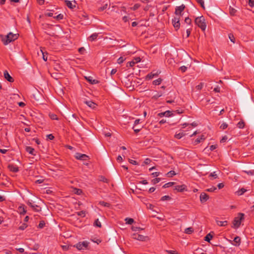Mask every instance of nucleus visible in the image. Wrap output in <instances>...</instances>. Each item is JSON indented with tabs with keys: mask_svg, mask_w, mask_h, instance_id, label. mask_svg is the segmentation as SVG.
Wrapping results in <instances>:
<instances>
[{
	"mask_svg": "<svg viewBox=\"0 0 254 254\" xmlns=\"http://www.w3.org/2000/svg\"><path fill=\"white\" fill-rule=\"evenodd\" d=\"M18 35V34H13L12 32H9L6 36H1V41L4 45H7L10 42L16 40Z\"/></svg>",
	"mask_w": 254,
	"mask_h": 254,
	"instance_id": "nucleus-1",
	"label": "nucleus"
},
{
	"mask_svg": "<svg viewBox=\"0 0 254 254\" xmlns=\"http://www.w3.org/2000/svg\"><path fill=\"white\" fill-rule=\"evenodd\" d=\"M244 213H239L238 216L234 218L232 227L235 229L238 228L241 224L242 221L244 219Z\"/></svg>",
	"mask_w": 254,
	"mask_h": 254,
	"instance_id": "nucleus-2",
	"label": "nucleus"
},
{
	"mask_svg": "<svg viewBox=\"0 0 254 254\" xmlns=\"http://www.w3.org/2000/svg\"><path fill=\"white\" fill-rule=\"evenodd\" d=\"M194 22L202 31H204L206 28V24L205 22V18L203 16L196 17Z\"/></svg>",
	"mask_w": 254,
	"mask_h": 254,
	"instance_id": "nucleus-3",
	"label": "nucleus"
},
{
	"mask_svg": "<svg viewBox=\"0 0 254 254\" xmlns=\"http://www.w3.org/2000/svg\"><path fill=\"white\" fill-rule=\"evenodd\" d=\"M27 204L30 206L34 211L36 212H40L41 211V207L37 204H36V201L31 200V201L28 200L26 202Z\"/></svg>",
	"mask_w": 254,
	"mask_h": 254,
	"instance_id": "nucleus-4",
	"label": "nucleus"
},
{
	"mask_svg": "<svg viewBox=\"0 0 254 254\" xmlns=\"http://www.w3.org/2000/svg\"><path fill=\"white\" fill-rule=\"evenodd\" d=\"M186 6L184 4H182L181 5L179 6H177L175 8V14H176V17H179L183 15V11L184 10Z\"/></svg>",
	"mask_w": 254,
	"mask_h": 254,
	"instance_id": "nucleus-5",
	"label": "nucleus"
},
{
	"mask_svg": "<svg viewBox=\"0 0 254 254\" xmlns=\"http://www.w3.org/2000/svg\"><path fill=\"white\" fill-rule=\"evenodd\" d=\"M74 156L76 159L82 161L87 160L89 159V157L88 155L78 152L76 153Z\"/></svg>",
	"mask_w": 254,
	"mask_h": 254,
	"instance_id": "nucleus-6",
	"label": "nucleus"
},
{
	"mask_svg": "<svg viewBox=\"0 0 254 254\" xmlns=\"http://www.w3.org/2000/svg\"><path fill=\"white\" fill-rule=\"evenodd\" d=\"M88 244L87 242L83 241L78 243L75 246H74V247H76L78 250H81L86 248L88 247Z\"/></svg>",
	"mask_w": 254,
	"mask_h": 254,
	"instance_id": "nucleus-7",
	"label": "nucleus"
},
{
	"mask_svg": "<svg viewBox=\"0 0 254 254\" xmlns=\"http://www.w3.org/2000/svg\"><path fill=\"white\" fill-rule=\"evenodd\" d=\"M132 238L140 241H145L146 239H148L147 237L139 234L138 233H134L132 236Z\"/></svg>",
	"mask_w": 254,
	"mask_h": 254,
	"instance_id": "nucleus-8",
	"label": "nucleus"
},
{
	"mask_svg": "<svg viewBox=\"0 0 254 254\" xmlns=\"http://www.w3.org/2000/svg\"><path fill=\"white\" fill-rule=\"evenodd\" d=\"M180 18L179 17H175L174 18L172 19L173 26L177 31L180 27Z\"/></svg>",
	"mask_w": 254,
	"mask_h": 254,
	"instance_id": "nucleus-9",
	"label": "nucleus"
},
{
	"mask_svg": "<svg viewBox=\"0 0 254 254\" xmlns=\"http://www.w3.org/2000/svg\"><path fill=\"white\" fill-rule=\"evenodd\" d=\"M200 200L202 203L205 202L209 198V196L204 192H202L200 195Z\"/></svg>",
	"mask_w": 254,
	"mask_h": 254,
	"instance_id": "nucleus-10",
	"label": "nucleus"
},
{
	"mask_svg": "<svg viewBox=\"0 0 254 254\" xmlns=\"http://www.w3.org/2000/svg\"><path fill=\"white\" fill-rule=\"evenodd\" d=\"M160 73V71H157L155 72H152L149 74H148L146 76V80H150L152 79L154 77L157 76Z\"/></svg>",
	"mask_w": 254,
	"mask_h": 254,
	"instance_id": "nucleus-11",
	"label": "nucleus"
},
{
	"mask_svg": "<svg viewBox=\"0 0 254 254\" xmlns=\"http://www.w3.org/2000/svg\"><path fill=\"white\" fill-rule=\"evenodd\" d=\"M174 190H187V187L185 185H177L174 187Z\"/></svg>",
	"mask_w": 254,
	"mask_h": 254,
	"instance_id": "nucleus-12",
	"label": "nucleus"
},
{
	"mask_svg": "<svg viewBox=\"0 0 254 254\" xmlns=\"http://www.w3.org/2000/svg\"><path fill=\"white\" fill-rule=\"evenodd\" d=\"M173 115V113L170 111H166L164 112H161L158 114V116L160 117H163L164 116L165 117H171Z\"/></svg>",
	"mask_w": 254,
	"mask_h": 254,
	"instance_id": "nucleus-13",
	"label": "nucleus"
},
{
	"mask_svg": "<svg viewBox=\"0 0 254 254\" xmlns=\"http://www.w3.org/2000/svg\"><path fill=\"white\" fill-rule=\"evenodd\" d=\"M4 77L9 82H13L14 79L10 75L7 70L4 71Z\"/></svg>",
	"mask_w": 254,
	"mask_h": 254,
	"instance_id": "nucleus-14",
	"label": "nucleus"
},
{
	"mask_svg": "<svg viewBox=\"0 0 254 254\" xmlns=\"http://www.w3.org/2000/svg\"><path fill=\"white\" fill-rule=\"evenodd\" d=\"M8 169L12 172L16 173L19 171L18 167L15 165L13 164H9L8 166Z\"/></svg>",
	"mask_w": 254,
	"mask_h": 254,
	"instance_id": "nucleus-15",
	"label": "nucleus"
},
{
	"mask_svg": "<svg viewBox=\"0 0 254 254\" xmlns=\"http://www.w3.org/2000/svg\"><path fill=\"white\" fill-rule=\"evenodd\" d=\"M65 5L69 8L73 9L75 7L76 2L74 1L73 2L69 0H65Z\"/></svg>",
	"mask_w": 254,
	"mask_h": 254,
	"instance_id": "nucleus-16",
	"label": "nucleus"
},
{
	"mask_svg": "<svg viewBox=\"0 0 254 254\" xmlns=\"http://www.w3.org/2000/svg\"><path fill=\"white\" fill-rule=\"evenodd\" d=\"M85 104H86L88 107H90L92 109H94L96 108L97 105L96 103L93 102L92 101H86L84 102Z\"/></svg>",
	"mask_w": 254,
	"mask_h": 254,
	"instance_id": "nucleus-17",
	"label": "nucleus"
},
{
	"mask_svg": "<svg viewBox=\"0 0 254 254\" xmlns=\"http://www.w3.org/2000/svg\"><path fill=\"white\" fill-rule=\"evenodd\" d=\"M18 211L20 215H24L26 213V210L24 208V205L23 204L19 206L18 208Z\"/></svg>",
	"mask_w": 254,
	"mask_h": 254,
	"instance_id": "nucleus-18",
	"label": "nucleus"
},
{
	"mask_svg": "<svg viewBox=\"0 0 254 254\" xmlns=\"http://www.w3.org/2000/svg\"><path fill=\"white\" fill-rule=\"evenodd\" d=\"M85 78L87 81L92 84H95L99 83V81L97 80L92 79V77L91 76L85 77Z\"/></svg>",
	"mask_w": 254,
	"mask_h": 254,
	"instance_id": "nucleus-19",
	"label": "nucleus"
},
{
	"mask_svg": "<svg viewBox=\"0 0 254 254\" xmlns=\"http://www.w3.org/2000/svg\"><path fill=\"white\" fill-rule=\"evenodd\" d=\"M25 150L26 152H28L29 154L32 155H35L36 154L34 153L35 150L33 148L30 146H26L25 148Z\"/></svg>",
	"mask_w": 254,
	"mask_h": 254,
	"instance_id": "nucleus-20",
	"label": "nucleus"
},
{
	"mask_svg": "<svg viewBox=\"0 0 254 254\" xmlns=\"http://www.w3.org/2000/svg\"><path fill=\"white\" fill-rule=\"evenodd\" d=\"M216 222L217 224L219 226H225L228 225L227 221H219L217 219H216Z\"/></svg>",
	"mask_w": 254,
	"mask_h": 254,
	"instance_id": "nucleus-21",
	"label": "nucleus"
},
{
	"mask_svg": "<svg viewBox=\"0 0 254 254\" xmlns=\"http://www.w3.org/2000/svg\"><path fill=\"white\" fill-rule=\"evenodd\" d=\"M233 241L235 243V244H233L234 245L239 246L241 243V238L239 236H236L234 238Z\"/></svg>",
	"mask_w": 254,
	"mask_h": 254,
	"instance_id": "nucleus-22",
	"label": "nucleus"
},
{
	"mask_svg": "<svg viewBox=\"0 0 254 254\" xmlns=\"http://www.w3.org/2000/svg\"><path fill=\"white\" fill-rule=\"evenodd\" d=\"M209 178L210 179V180H213V179H216L218 178V174L217 173V172L216 171H214L212 173H211L209 176H208Z\"/></svg>",
	"mask_w": 254,
	"mask_h": 254,
	"instance_id": "nucleus-23",
	"label": "nucleus"
},
{
	"mask_svg": "<svg viewBox=\"0 0 254 254\" xmlns=\"http://www.w3.org/2000/svg\"><path fill=\"white\" fill-rule=\"evenodd\" d=\"M98 36V33H93L89 37V38H88L89 40L91 41H93L97 39Z\"/></svg>",
	"mask_w": 254,
	"mask_h": 254,
	"instance_id": "nucleus-24",
	"label": "nucleus"
},
{
	"mask_svg": "<svg viewBox=\"0 0 254 254\" xmlns=\"http://www.w3.org/2000/svg\"><path fill=\"white\" fill-rule=\"evenodd\" d=\"M213 235L211 234V233H209L206 235L204 237V240L208 242H209L212 239Z\"/></svg>",
	"mask_w": 254,
	"mask_h": 254,
	"instance_id": "nucleus-25",
	"label": "nucleus"
},
{
	"mask_svg": "<svg viewBox=\"0 0 254 254\" xmlns=\"http://www.w3.org/2000/svg\"><path fill=\"white\" fill-rule=\"evenodd\" d=\"M176 175V173H175V172L174 171H170L166 174V176L167 177L171 178V177H173L174 176H175Z\"/></svg>",
	"mask_w": 254,
	"mask_h": 254,
	"instance_id": "nucleus-26",
	"label": "nucleus"
},
{
	"mask_svg": "<svg viewBox=\"0 0 254 254\" xmlns=\"http://www.w3.org/2000/svg\"><path fill=\"white\" fill-rule=\"evenodd\" d=\"M186 134L184 132H180L179 133H176L175 135V137L177 139H181L182 137L184 136Z\"/></svg>",
	"mask_w": 254,
	"mask_h": 254,
	"instance_id": "nucleus-27",
	"label": "nucleus"
},
{
	"mask_svg": "<svg viewBox=\"0 0 254 254\" xmlns=\"http://www.w3.org/2000/svg\"><path fill=\"white\" fill-rule=\"evenodd\" d=\"M204 139L205 138L204 137V135H201L200 137H198L195 140L194 143L195 144H198L200 143L201 141L204 140Z\"/></svg>",
	"mask_w": 254,
	"mask_h": 254,
	"instance_id": "nucleus-28",
	"label": "nucleus"
},
{
	"mask_svg": "<svg viewBox=\"0 0 254 254\" xmlns=\"http://www.w3.org/2000/svg\"><path fill=\"white\" fill-rule=\"evenodd\" d=\"M93 225L99 228H101L102 227L101 223L98 219H97L95 220Z\"/></svg>",
	"mask_w": 254,
	"mask_h": 254,
	"instance_id": "nucleus-29",
	"label": "nucleus"
},
{
	"mask_svg": "<svg viewBox=\"0 0 254 254\" xmlns=\"http://www.w3.org/2000/svg\"><path fill=\"white\" fill-rule=\"evenodd\" d=\"M174 184H175L174 182H169V183H166L164 185H163L162 188L163 189L168 188L170 187H172Z\"/></svg>",
	"mask_w": 254,
	"mask_h": 254,
	"instance_id": "nucleus-30",
	"label": "nucleus"
},
{
	"mask_svg": "<svg viewBox=\"0 0 254 254\" xmlns=\"http://www.w3.org/2000/svg\"><path fill=\"white\" fill-rule=\"evenodd\" d=\"M193 232V229L192 227H189L185 229V233L188 234H190Z\"/></svg>",
	"mask_w": 254,
	"mask_h": 254,
	"instance_id": "nucleus-31",
	"label": "nucleus"
},
{
	"mask_svg": "<svg viewBox=\"0 0 254 254\" xmlns=\"http://www.w3.org/2000/svg\"><path fill=\"white\" fill-rule=\"evenodd\" d=\"M237 127L240 128H243L245 127V123L244 121H240L238 124H237Z\"/></svg>",
	"mask_w": 254,
	"mask_h": 254,
	"instance_id": "nucleus-32",
	"label": "nucleus"
},
{
	"mask_svg": "<svg viewBox=\"0 0 254 254\" xmlns=\"http://www.w3.org/2000/svg\"><path fill=\"white\" fill-rule=\"evenodd\" d=\"M125 221L127 224L130 225L132 224L134 222V220L132 218H126L125 219Z\"/></svg>",
	"mask_w": 254,
	"mask_h": 254,
	"instance_id": "nucleus-33",
	"label": "nucleus"
},
{
	"mask_svg": "<svg viewBox=\"0 0 254 254\" xmlns=\"http://www.w3.org/2000/svg\"><path fill=\"white\" fill-rule=\"evenodd\" d=\"M162 81V79L160 78H158L156 80H155L153 81V84L155 85H159Z\"/></svg>",
	"mask_w": 254,
	"mask_h": 254,
	"instance_id": "nucleus-34",
	"label": "nucleus"
},
{
	"mask_svg": "<svg viewBox=\"0 0 254 254\" xmlns=\"http://www.w3.org/2000/svg\"><path fill=\"white\" fill-rule=\"evenodd\" d=\"M236 11H237L236 9H235V8H234L233 7H230L229 12L231 15H234L235 14Z\"/></svg>",
	"mask_w": 254,
	"mask_h": 254,
	"instance_id": "nucleus-35",
	"label": "nucleus"
},
{
	"mask_svg": "<svg viewBox=\"0 0 254 254\" xmlns=\"http://www.w3.org/2000/svg\"><path fill=\"white\" fill-rule=\"evenodd\" d=\"M228 36H229V38L230 40V41L232 42H233V43H234L235 41V37L233 35V34L232 33H230V34H229Z\"/></svg>",
	"mask_w": 254,
	"mask_h": 254,
	"instance_id": "nucleus-36",
	"label": "nucleus"
},
{
	"mask_svg": "<svg viewBox=\"0 0 254 254\" xmlns=\"http://www.w3.org/2000/svg\"><path fill=\"white\" fill-rule=\"evenodd\" d=\"M171 199V197L169 195H165L161 197V201H165V200H170Z\"/></svg>",
	"mask_w": 254,
	"mask_h": 254,
	"instance_id": "nucleus-37",
	"label": "nucleus"
},
{
	"mask_svg": "<svg viewBox=\"0 0 254 254\" xmlns=\"http://www.w3.org/2000/svg\"><path fill=\"white\" fill-rule=\"evenodd\" d=\"M45 225V221L43 220L40 221L39 222V224L38 225V228H43Z\"/></svg>",
	"mask_w": 254,
	"mask_h": 254,
	"instance_id": "nucleus-38",
	"label": "nucleus"
},
{
	"mask_svg": "<svg viewBox=\"0 0 254 254\" xmlns=\"http://www.w3.org/2000/svg\"><path fill=\"white\" fill-rule=\"evenodd\" d=\"M185 22L188 25H191V20L189 17H186L185 19Z\"/></svg>",
	"mask_w": 254,
	"mask_h": 254,
	"instance_id": "nucleus-39",
	"label": "nucleus"
},
{
	"mask_svg": "<svg viewBox=\"0 0 254 254\" xmlns=\"http://www.w3.org/2000/svg\"><path fill=\"white\" fill-rule=\"evenodd\" d=\"M77 214L78 215V216H81L82 217H85V211H83V210H82V211H80L79 212H78L77 213Z\"/></svg>",
	"mask_w": 254,
	"mask_h": 254,
	"instance_id": "nucleus-40",
	"label": "nucleus"
},
{
	"mask_svg": "<svg viewBox=\"0 0 254 254\" xmlns=\"http://www.w3.org/2000/svg\"><path fill=\"white\" fill-rule=\"evenodd\" d=\"M54 18H56L57 20H61L64 18V15L62 14H59L56 16H54Z\"/></svg>",
	"mask_w": 254,
	"mask_h": 254,
	"instance_id": "nucleus-41",
	"label": "nucleus"
},
{
	"mask_svg": "<svg viewBox=\"0 0 254 254\" xmlns=\"http://www.w3.org/2000/svg\"><path fill=\"white\" fill-rule=\"evenodd\" d=\"M99 203V204L103 205L104 206H105V207H109L110 205V203L105 202L104 201H100Z\"/></svg>",
	"mask_w": 254,
	"mask_h": 254,
	"instance_id": "nucleus-42",
	"label": "nucleus"
},
{
	"mask_svg": "<svg viewBox=\"0 0 254 254\" xmlns=\"http://www.w3.org/2000/svg\"><path fill=\"white\" fill-rule=\"evenodd\" d=\"M107 6H108V4H105L104 5H103L102 6L99 7L98 8V10L99 11H102L106 9L107 8Z\"/></svg>",
	"mask_w": 254,
	"mask_h": 254,
	"instance_id": "nucleus-43",
	"label": "nucleus"
},
{
	"mask_svg": "<svg viewBox=\"0 0 254 254\" xmlns=\"http://www.w3.org/2000/svg\"><path fill=\"white\" fill-rule=\"evenodd\" d=\"M135 64L134 61H130L127 63V67H128V66L132 67V66H134Z\"/></svg>",
	"mask_w": 254,
	"mask_h": 254,
	"instance_id": "nucleus-44",
	"label": "nucleus"
},
{
	"mask_svg": "<svg viewBox=\"0 0 254 254\" xmlns=\"http://www.w3.org/2000/svg\"><path fill=\"white\" fill-rule=\"evenodd\" d=\"M228 127V125L225 123H223L221 124V125L220 127V128L222 129H225Z\"/></svg>",
	"mask_w": 254,
	"mask_h": 254,
	"instance_id": "nucleus-45",
	"label": "nucleus"
},
{
	"mask_svg": "<svg viewBox=\"0 0 254 254\" xmlns=\"http://www.w3.org/2000/svg\"><path fill=\"white\" fill-rule=\"evenodd\" d=\"M27 227V225L25 223H23L22 225L19 226V229L21 230H24L25 229H26Z\"/></svg>",
	"mask_w": 254,
	"mask_h": 254,
	"instance_id": "nucleus-46",
	"label": "nucleus"
},
{
	"mask_svg": "<svg viewBox=\"0 0 254 254\" xmlns=\"http://www.w3.org/2000/svg\"><path fill=\"white\" fill-rule=\"evenodd\" d=\"M131 229L132 230V231H140V230H143L142 228H141L138 227H136V226H133L132 227Z\"/></svg>",
	"mask_w": 254,
	"mask_h": 254,
	"instance_id": "nucleus-47",
	"label": "nucleus"
},
{
	"mask_svg": "<svg viewBox=\"0 0 254 254\" xmlns=\"http://www.w3.org/2000/svg\"><path fill=\"white\" fill-rule=\"evenodd\" d=\"M41 52H42L43 54V59L44 61L46 62L47 61V53H44L42 50Z\"/></svg>",
	"mask_w": 254,
	"mask_h": 254,
	"instance_id": "nucleus-48",
	"label": "nucleus"
},
{
	"mask_svg": "<svg viewBox=\"0 0 254 254\" xmlns=\"http://www.w3.org/2000/svg\"><path fill=\"white\" fill-rule=\"evenodd\" d=\"M161 181V179L159 178H155L152 180L153 184H155L159 183Z\"/></svg>",
	"mask_w": 254,
	"mask_h": 254,
	"instance_id": "nucleus-49",
	"label": "nucleus"
},
{
	"mask_svg": "<svg viewBox=\"0 0 254 254\" xmlns=\"http://www.w3.org/2000/svg\"><path fill=\"white\" fill-rule=\"evenodd\" d=\"M197 2L200 4L202 8H204V3L203 0H197Z\"/></svg>",
	"mask_w": 254,
	"mask_h": 254,
	"instance_id": "nucleus-50",
	"label": "nucleus"
},
{
	"mask_svg": "<svg viewBox=\"0 0 254 254\" xmlns=\"http://www.w3.org/2000/svg\"><path fill=\"white\" fill-rule=\"evenodd\" d=\"M125 61V59L123 58V57H120L118 60H117V62L118 64H121L122 63H123Z\"/></svg>",
	"mask_w": 254,
	"mask_h": 254,
	"instance_id": "nucleus-51",
	"label": "nucleus"
},
{
	"mask_svg": "<svg viewBox=\"0 0 254 254\" xmlns=\"http://www.w3.org/2000/svg\"><path fill=\"white\" fill-rule=\"evenodd\" d=\"M162 92H157V93L154 95L153 97L155 99H157L158 98L161 97L162 95Z\"/></svg>",
	"mask_w": 254,
	"mask_h": 254,
	"instance_id": "nucleus-52",
	"label": "nucleus"
},
{
	"mask_svg": "<svg viewBox=\"0 0 254 254\" xmlns=\"http://www.w3.org/2000/svg\"><path fill=\"white\" fill-rule=\"evenodd\" d=\"M50 118H51V119H52V120H57L58 119V117H57V116L56 115H55V114H52L50 115Z\"/></svg>",
	"mask_w": 254,
	"mask_h": 254,
	"instance_id": "nucleus-53",
	"label": "nucleus"
},
{
	"mask_svg": "<svg viewBox=\"0 0 254 254\" xmlns=\"http://www.w3.org/2000/svg\"><path fill=\"white\" fill-rule=\"evenodd\" d=\"M187 69V67L186 66H182L180 67V70H181L183 72H185Z\"/></svg>",
	"mask_w": 254,
	"mask_h": 254,
	"instance_id": "nucleus-54",
	"label": "nucleus"
},
{
	"mask_svg": "<svg viewBox=\"0 0 254 254\" xmlns=\"http://www.w3.org/2000/svg\"><path fill=\"white\" fill-rule=\"evenodd\" d=\"M228 139V137L226 135H225L224 136H223L222 139H221L220 140V142L221 143H224V142H225L226 141V140H227Z\"/></svg>",
	"mask_w": 254,
	"mask_h": 254,
	"instance_id": "nucleus-55",
	"label": "nucleus"
},
{
	"mask_svg": "<svg viewBox=\"0 0 254 254\" xmlns=\"http://www.w3.org/2000/svg\"><path fill=\"white\" fill-rule=\"evenodd\" d=\"M249 5L253 7L254 6V0H249Z\"/></svg>",
	"mask_w": 254,
	"mask_h": 254,
	"instance_id": "nucleus-56",
	"label": "nucleus"
},
{
	"mask_svg": "<svg viewBox=\"0 0 254 254\" xmlns=\"http://www.w3.org/2000/svg\"><path fill=\"white\" fill-rule=\"evenodd\" d=\"M129 162L133 165H138V163L133 160L129 159Z\"/></svg>",
	"mask_w": 254,
	"mask_h": 254,
	"instance_id": "nucleus-57",
	"label": "nucleus"
},
{
	"mask_svg": "<svg viewBox=\"0 0 254 254\" xmlns=\"http://www.w3.org/2000/svg\"><path fill=\"white\" fill-rule=\"evenodd\" d=\"M217 145H211L210 146L209 149H210L211 151H213V150H214V149H215L216 148H217Z\"/></svg>",
	"mask_w": 254,
	"mask_h": 254,
	"instance_id": "nucleus-58",
	"label": "nucleus"
},
{
	"mask_svg": "<svg viewBox=\"0 0 254 254\" xmlns=\"http://www.w3.org/2000/svg\"><path fill=\"white\" fill-rule=\"evenodd\" d=\"M85 50L84 47H81L79 48L78 52L80 53L83 54L84 52H85Z\"/></svg>",
	"mask_w": 254,
	"mask_h": 254,
	"instance_id": "nucleus-59",
	"label": "nucleus"
},
{
	"mask_svg": "<svg viewBox=\"0 0 254 254\" xmlns=\"http://www.w3.org/2000/svg\"><path fill=\"white\" fill-rule=\"evenodd\" d=\"M151 162V160L149 158H146L145 159V160H144L143 163L144 164H150V163Z\"/></svg>",
	"mask_w": 254,
	"mask_h": 254,
	"instance_id": "nucleus-60",
	"label": "nucleus"
},
{
	"mask_svg": "<svg viewBox=\"0 0 254 254\" xmlns=\"http://www.w3.org/2000/svg\"><path fill=\"white\" fill-rule=\"evenodd\" d=\"M140 6V5L139 4H135L134 5L133 7L132 8L133 10H135L137 9Z\"/></svg>",
	"mask_w": 254,
	"mask_h": 254,
	"instance_id": "nucleus-61",
	"label": "nucleus"
},
{
	"mask_svg": "<svg viewBox=\"0 0 254 254\" xmlns=\"http://www.w3.org/2000/svg\"><path fill=\"white\" fill-rule=\"evenodd\" d=\"M224 187L223 183H219L217 185V187L219 190L222 189Z\"/></svg>",
	"mask_w": 254,
	"mask_h": 254,
	"instance_id": "nucleus-62",
	"label": "nucleus"
},
{
	"mask_svg": "<svg viewBox=\"0 0 254 254\" xmlns=\"http://www.w3.org/2000/svg\"><path fill=\"white\" fill-rule=\"evenodd\" d=\"M47 137L50 139V140H53L54 138V136L52 134H49L47 135Z\"/></svg>",
	"mask_w": 254,
	"mask_h": 254,
	"instance_id": "nucleus-63",
	"label": "nucleus"
},
{
	"mask_svg": "<svg viewBox=\"0 0 254 254\" xmlns=\"http://www.w3.org/2000/svg\"><path fill=\"white\" fill-rule=\"evenodd\" d=\"M213 91L215 92H216V93H218V92H220V87H218V86H217L215 88H214V90Z\"/></svg>",
	"mask_w": 254,
	"mask_h": 254,
	"instance_id": "nucleus-64",
	"label": "nucleus"
}]
</instances>
